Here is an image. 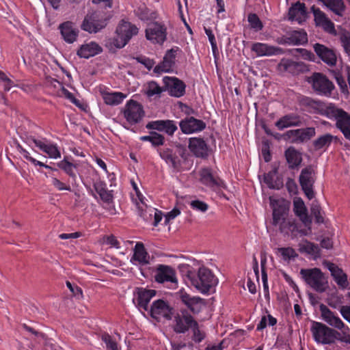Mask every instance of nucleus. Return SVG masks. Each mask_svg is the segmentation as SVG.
Wrapping results in <instances>:
<instances>
[{"mask_svg":"<svg viewBox=\"0 0 350 350\" xmlns=\"http://www.w3.org/2000/svg\"><path fill=\"white\" fill-rule=\"evenodd\" d=\"M272 208L273 225L279 228L280 231L290 235L297 231V228L293 219L288 217L290 202L280 198H269Z\"/></svg>","mask_w":350,"mask_h":350,"instance_id":"nucleus-1","label":"nucleus"},{"mask_svg":"<svg viewBox=\"0 0 350 350\" xmlns=\"http://www.w3.org/2000/svg\"><path fill=\"white\" fill-rule=\"evenodd\" d=\"M187 278L191 284L202 294L209 293L218 283L217 278L205 267L199 268L197 273L193 270L188 269Z\"/></svg>","mask_w":350,"mask_h":350,"instance_id":"nucleus-2","label":"nucleus"},{"mask_svg":"<svg viewBox=\"0 0 350 350\" xmlns=\"http://www.w3.org/2000/svg\"><path fill=\"white\" fill-rule=\"evenodd\" d=\"M300 274L306 283L319 293H323L328 288L327 279L318 268L301 269Z\"/></svg>","mask_w":350,"mask_h":350,"instance_id":"nucleus-3","label":"nucleus"},{"mask_svg":"<svg viewBox=\"0 0 350 350\" xmlns=\"http://www.w3.org/2000/svg\"><path fill=\"white\" fill-rule=\"evenodd\" d=\"M310 331L315 342L323 345H330L337 339L338 332L325 324L313 321Z\"/></svg>","mask_w":350,"mask_h":350,"instance_id":"nucleus-4","label":"nucleus"},{"mask_svg":"<svg viewBox=\"0 0 350 350\" xmlns=\"http://www.w3.org/2000/svg\"><path fill=\"white\" fill-rule=\"evenodd\" d=\"M138 33V29L131 23L122 21L116 29V35L112 44L118 49L123 48L130 39Z\"/></svg>","mask_w":350,"mask_h":350,"instance_id":"nucleus-5","label":"nucleus"},{"mask_svg":"<svg viewBox=\"0 0 350 350\" xmlns=\"http://www.w3.org/2000/svg\"><path fill=\"white\" fill-rule=\"evenodd\" d=\"M122 113L124 118L130 125L139 122L145 113L142 105L133 100H129L126 102Z\"/></svg>","mask_w":350,"mask_h":350,"instance_id":"nucleus-6","label":"nucleus"},{"mask_svg":"<svg viewBox=\"0 0 350 350\" xmlns=\"http://www.w3.org/2000/svg\"><path fill=\"white\" fill-rule=\"evenodd\" d=\"M145 32L146 39L152 44H163L167 39V28L161 23H149Z\"/></svg>","mask_w":350,"mask_h":350,"instance_id":"nucleus-7","label":"nucleus"},{"mask_svg":"<svg viewBox=\"0 0 350 350\" xmlns=\"http://www.w3.org/2000/svg\"><path fill=\"white\" fill-rule=\"evenodd\" d=\"M307 81L312 85L313 90L320 95H329L334 88L333 83L326 76L319 72H315L309 77Z\"/></svg>","mask_w":350,"mask_h":350,"instance_id":"nucleus-8","label":"nucleus"},{"mask_svg":"<svg viewBox=\"0 0 350 350\" xmlns=\"http://www.w3.org/2000/svg\"><path fill=\"white\" fill-rule=\"evenodd\" d=\"M107 25L105 19H103L98 12L88 13L81 25L83 31L90 33H95L100 31Z\"/></svg>","mask_w":350,"mask_h":350,"instance_id":"nucleus-9","label":"nucleus"},{"mask_svg":"<svg viewBox=\"0 0 350 350\" xmlns=\"http://www.w3.org/2000/svg\"><path fill=\"white\" fill-rule=\"evenodd\" d=\"M27 143L29 146L34 144L40 150L46 153L49 158L57 159L61 158V152L56 144L49 142L46 139H38L34 137H29Z\"/></svg>","mask_w":350,"mask_h":350,"instance_id":"nucleus-10","label":"nucleus"},{"mask_svg":"<svg viewBox=\"0 0 350 350\" xmlns=\"http://www.w3.org/2000/svg\"><path fill=\"white\" fill-rule=\"evenodd\" d=\"M154 279L158 283H169L172 288H175L178 286L176 271L168 265H159L155 271Z\"/></svg>","mask_w":350,"mask_h":350,"instance_id":"nucleus-11","label":"nucleus"},{"mask_svg":"<svg viewBox=\"0 0 350 350\" xmlns=\"http://www.w3.org/2000/svg\"><path fill=\"white\" fill-rule=\"evenodd\" d=\"M311 12L314 16V21L316 27L321 28L327 33L334 36L336 35L337 31L335 29L334 23L324 12L314 6L311 8Z\"/></svg>","mask_w":350,"mask_h":350,"instance_id":"nucleus-12","label":"nucleus"},{"mask_svg":"<svg viewBox=\"0 0 350 350\" xmlns=\"http://www.w3.org/2000/svg\"><path fill=\"white\" fill-rule=\"evenodd\" d=\"M314 172L310 167L301 170L299 176V183L307 198L310 200L314 197L313 184L314 183Z\"/></svg>","mask_w":350,"mask_h":350,"instance_id":"nucleus-13","label":"nucleus"},{"mask_svg":"<svg viewBox=\"0 0 350 350\" xmlns=\"http://www.w3.org/2000/svg\"><path fill=\"white\" fill-rule=\"evenodd\" d=\"M165 90L169 94L176 98L183 96L185 93L186 85L179 79L174 77H164L163 78Z\"/></svg>","mask_w":350,"mask_h":350,"instance_id":"nucleus-14","label":"nucleus"},{"mask_svg":"<svg viewBox=\"0 0 350 350\" xmlns=\"http://www.w3.org/2000/svg\"><path fill=\"white\" fill-rule=\"evenodd\" d=\"M176 296L193 313H199L204 306L203 299L190 296L184 288L179 290Z\"/></svg>","mask_w":350,"mask_h":350,"instance_id":"nucleus-15","label":"nucleus"},{"mask_svg":"<svg viewBox=\"0 0 350 350\" xmlns=\"http://www.w3.org/2000/svg\"><path fill=\"white\" fill-rule=\"evenodd\" d=\"M150 314L153 319L161 321L162 319H171L172 313V309L165 301L158 299L151 306Z\"/></svg>","mask_w":350,"mask_h":350,"instance_id":"nucleus-16","label":"nucleus"},{"mask_svg":"<svg viewBox=\"0 0 350 350\" xmlns=\"http://www.w3.org/2000/svg\"><path fill=\"white\" fill-rule=\"evenodd\" d=\"M156 291L144 288H137L134 293V301L139 310L148 311V304L152 298L156 295Z\"/></svg>","mask_w":350,"mask_h":350,"instance_id":"nucleus-17","label":"nucleus"},{"mask_svg":"<svg viewBox=\"0 0 350 350\" xmlns=\"http://www.w3.org/2000/svg\"><path fill=\"white\" fill-rule=\"evenodd\" d=\"M159 155L165 163L171 167L174 171L180 172L187 168L183 166V163L186 162V159L181 156L179 158L178 156L172 153L170 149H165L159 152Z\"/></svg>","mask_w":350,"mask_h":350,"instance_id":"nucleus-18","label":"nucleus"},{"mask_svg":"<svg viewBox=\"0 0 350 350\" xmlns=\"http://www.w3.org/2000/svg\"><path fill=\"white\" fill-rule=\"evenodd\" d=\"M174 330L176 333H185L193 325H196V321L189 314L187 311L183 310L181 314H177L174 318Z\"/></svg>","mask_w":350,"mask_h":350,"instance_id":"nucleus-19","label":"nucleus"},{"mask_svg":"<svg viewBox=\"0 0 350 350\" xmlns=\"http://www.w3.org/2000/svg\"><path fill=\"white\" fill-rule=\"evenodd\" d=\"M179 126L183 133L189 135L202 131L206 128V124L202 120L189 117L182 120Z\"/></svg>","mask_w":350,"mask_h":350,"instance_id":"nucleus-20","label":"nucleus"},{"mask_svg":"<svg viewBox=\"0 0 350 350\" xmlns=\"http://www.w3.org/2000/svg\"><path fill=\"white\" fill-rule=\"evenodd\" d=\"M178 51V47H174L167 51L163 62L154 67V72L161 73L171 72L175 64L176 55Z\"/></svg>","mask_w":350,"mask_h":350,"instance_id":"nucleus-21","label":"nucleus"},{"mask_svg":"<svg viewBox=\"0 0 350 350\" xmlns=\"http://www.w3.org/2000/svg\"><path fill=\"white\" fill-rule=\"evenodd\" d=\"M313 48L319 57L327 65L334 66L336 64L337 56L334 50L319 43L314 44Z\"/></svg>","mask_w":350,"mask_h":350,"instance_id":"nucleus-22","label":"nucleus"},{"mask_svg":"<svg viewBox=\"0 0 350 350\" xmlns=\"http://www.w3.org/2000/svg\"><path fill=\"white\" fill-rule=\"evenodd\" d=\"M58 29L62 38L66 42L72 44L77 40L79 29L73 23L70 21L64 22L59 25Z\"/></svg>","mask_w":350,"mask_h":350,"instance_id":"nucleus-23","label":"nucleus"},{"mask_svg":"<svg viewBox=\"0 0 350 350\" xmlns=\"http://www.w3.org/2000/svg\"><path fill=\"white\" fill-rule=\"evenodd\" d=\"M146 128L165 132L166 134L171 136L173 135L178 129L176 122L170 120L150 122L146 124Z\"/></svg>","mask_w":350,"mask_h":350,"instance_id":"nucleus-24","label":"nucleus"},{"mask_svg":"<svg viewBox=\"0 0 350 350\" xmlns=\"http://www.w3.org/2000/svg\"><path fill=\"white\" fill-rule=\"evenodd\" d=\"M251 49L258 57L272 56L284 53V50L282 48L262 42L254 43Z\"/></svg>","mask_w":350,"mask_h":350,"instance_id":"nucleus-25","label":"nucleus"},{"mask_svg":"<svg viewBox=\"0 0 350 350\" xmlns=\"http://www.w3.org/2000/svg\"><path fill=\"white\" fill-rule=\"evenodd\" d=\"M322 319L329 326L336 329H342L345 325L340 318L326 306L321 304L319 307Z\"/></svg>","mask_w":350,"mask_h":350,"instance_id":"nucleus-26","label":"nucleus"},{"mask_svg":"<svg viewBox=\"0 0 350 350\" xmlns=\"http://www.w3.org/2000/svg\"><path fill=\"white\" fill-rule=\"evenodd\" d=\"M317 109L320 114L327 117L328 118H334L336 122L340 118V116L345 112L342 109L337 108L334 104L317 103Z\"/></svg>","mask_w":350,"mask_h":350,"instance_id":"nucleus-27","label":"nucleus"},{"mask_svg":"<svg viewBox=\"0 0 350 350\" xmlns=\"http://www.w3.org/2000/svg\"><path fill=\"white\" fill-rule=\"evenodd\" d=\"M200 175V182L208 187L215 189L217 187H225L224 182L220 178L215 177L212 174L211 170L208 168H204L201 170Z\"/></svg>","mask_w":350,"mask_h":350,"instance_id":"nucleus-28","label":"nucleus"},{"mask_svg":"<svg viewBox=\"0 0 350 350\" xmlns=\"http://www.w3.org/2000/svg\"><path fill=\"white\" fill-rule=\"evenodd\" d=\"M327 267L340 288L342 289L348 288L349 282L347 280V275L344 273L342 269L332 262H328L327 264Z\"/></svg>","mask_w":350,"mask_h":350,"instance_id":"nucleus-29","label":"nucleus"},{"mask_svg":"<svg viewBox=\"0 0 350 350\" xmlns=\"http://www.w3.org/2000/svg\"><path fill=\"white\" fill-rule=\"evenodd\" d=\"M189 148L197 157H206L208 154V147L202 138L191 137L189 139Z\"/></svg>","mask_w":350,"mask_h":350,"instance_id":"nucleus-30","label":"nucleus"},{"mask_svg":"<svg viewBox=\"0 0 350 350\" xmlns=\"http://www.w3.org/2000/svg\"><path fill=\"white\" fill-rule=\"evenodd\" d=\"M102 52V47L95 42H90L82 44L77 54L81 58L88 59Z\"/></svg>","mask_w":350,"mask_h":350,"instance_id":"nucleus-31","label":"nucleus"},{"mask_svg":"<svg viewBox=\"0 0 350 350\" xmlns=\"http://www.w3.org/2000/svg\"><path fill=\"white\" fill-rule=\"evenodd\" d=\"M306 10L304 3L297 2L288 11V18L292 21H296L301 23L306 18Z\"/></svg>","mask_w":350,"mask_h":350,"instance_id":"nucleus-32","label":"nucleus"},{"mask_svg":"<svg viewBox=\"0 0 350 350\" xmlns=\"http://www.w3.org/2000/svg\"><path fill=\"white\" fill-rule=\"evenodd\" d=\"M149 255L146 252L143 243H137L135 246L133 256L131 258L133 264L144 265L149 262Z\"/></svg>","mask_w":350,"mask_h":350,"instance_id":"nucleus-33","label":"nucleus"},{"mask_svg":"<svg viewBox=\"0 0 350 350\" xmlns=\"http://www.w3.org/2000/svg\"><path fill=\"white\" fill-rule=\"evenodd\" d=\"M293 211L295 214L299 217L300 220L306 226H308L311 224V219L308 215L307 208L301 198L294 200Z\"/></svg>","mask_w":350,"mask_h":350,"instance_id":"nucleus-34","label":"nucleus"},{"mask_svg":"<svg viewBox=\"0 0 350 350\" xmlns=\"http://www.w3.org/2000/svg\"><path fill=\"white\" fill-rule=\"evenodd\" d=\"M338 17H343L346 6L343 0H319Z\"/></svg>","mask_w":350,"mask_h":350,"instance_id":"nucleus-35","label":"nucleus"},{"mask_svg":"<svg viewBox=\"0 0 350 350\" xmlns=\"http://www.w3.org/2000/svg\"><path fill=\"white\" fill-rule=\"evenodd\" d=\"M301 124L300 117L295 114H288L280 118L275 124L280 131L291 126H297Z\"/></svg>","mask_w":350,"mask_h":350,"instance_id":"nucleus-36","label":"nucleus"},{"mask_svg":"<svg viewBox=\"0 0 350 350\" xmlns=\"http://www.w3.org/2000/svg\"><path fill=\"white\" fill-rule=\"evenodd\" d=\"M138 208L141 211L140 215L146 220H148L150 217L154 215V226H157L162 219V213L161 211L157 209L148 206L145 203L144 205H140L137 203Z\"/></svg>","mask_w":350,"mask_h":350,"instance_id":"nucleus-37","label":"nucleus"},{"mask_svg":"<svg viewBox=\"0 0 350 350\" xmlns=\"http://www.w3.org/2000/svg\"><path fill=\"white\" fill-rule=\"evenodd\" d=\"M299 251L301 254H306L317 258L320 256V249L317 245L308 241L306 239L302 240L298 244Z\"/></svg>","mask_w":350,"mask_h":350,"instance_id":"nucleus-38","label":"nucleus"},{"mask_svg":"<svg viewBox=\"0 0 350 350\" xmlns=\"http://www.w3.org/2000/svg\"><path fill=\"white\" fill-rule=\"evenodd\" d=\"M102 98L106 105H118L122 103L127 95L120 92H102Z\"/></svg>","mask_w":350,"mask_h":350,"instance_id":"nucleus-39","label":"nucleus"},{"mask_svg":"<svg viewBox=\"0 0 350 350\" xmlns=\"http://www.w3.org/2000/svg\"><path fill=\"white\" fill-rule=\"evenodd\" d=\"M51 84L53 85L55 88L57 89V94L59 96L61 97H65L66 98L68 99L71 103L75 104L77 106H79L80 102L79 100H77L74 94L71 92H70L68 90H66L63 85L59 82L58 81L55 79H52L51 81Z\"/></svg>","mask_w":350,"mask_h":350,"instance_id":"nucleus-40","label":"nucleus"},{"mask_svg":"<svg viewBox=\"0 0 350 350\" xmlns=\"http://www.w3.org/2000/svg\"><path fill=\"white\" fill-rule=\"evenodd\" d=\"M302 65L298 62L288 59H282L278 64V68L280 72H286L291 74H296L301 68Z\"/></svg>","mask_w":350,"mask_h":350,"instance_id":"nucleus-41","label":"nucleus"},{"mask_svg":"<svg viewBox=\"0 0 350 350\" xmlns=\"http://www.w3.org/2000/svg\"><path fill=\"white\" fill-rule=\"evenodd\" d=\"M285 156L291 168L298 166L302 161L301 153L294 148H288L285 152Z\"/></svg>","mask_w":350,"mask_h":350,"instance_id":"nucleus-42","label":"nucleus"},{"mask_svg":"<svg viewBox=\"0 0 350 350\" xmlns=\"http://www.w3.org/2000/svg\"><path fill=\"white\" fill-rule=\"evenodd\" d=\"M337 127L341 131L346 139L350 140V116L345 112L336 122Z\"/></svg>","mask_w":350,"mask_h":350,"instance_id":"nucleus-43","label":"nucleus"},{"mask_svg":"<svg viewBox=\"0 0 350 350\" xmlns=\"http://www.w3.org/2000/svg\"><path fill=\"white\" fill-rule=\"evenodd\" d=\"M276 254L280 256L284 261L287 262L295 260L298 256L295 250L290 247L278 248Z\"/></svg>","mask_w":350,"mask_h":350,"instance_id":"nucleus-44","label":"nucleus"},{"mask_svg":"<svg viewBox=\"0 0 350 350\" xmlns=\"http://www.w3.org/2000/svg\"><path fill=\"white\" fill-rule=\"evenodd\" d=\"M59 168L62 170L66 174H68L72 180L75 182L77 176L74 172V170L77 168V166L72 163L68 161L66 159L60 161L57 163Z\"/></svg>","mask_w":350,"mask_h":350,"instance_id":"nucleus-45","label":"nucleus"},{"mask_svg":"<svg viewBox=\"0 0 350 350\" xmlns=\"http://www.w3.org/2000/svg\"><path fill=\"white\" fill-rule=\"evenodd\" d=\"M291 45H299L308 42L307 33L303 31H295L288 37Z\"/></svg>","mask_w":350,"mask_h":350,"instance_id":"nucleus-46","label":"nucleus"},{"mask_svg":"<svg viewBox=\"0 0 350 350\" xmlns=\"http://www.w3.org/2000/svg\"><path fill=\"white\" fill-rule=\"evenodd\" d=\"M140 140L149 142L153 146H162L164 144V137L156 132H151L149 135L140 137Z\"/></svg>","mask_w":350,"mask_h":350,"instance_id":"nucleus-47","label":"nucleus"},{"mask_svg":"<svg viewBox=\"0 0 350 350\" xmlns=\"http://www.w3.org/2000/svg\"><path fill=\"white\" fill-rule=\"evenodd\" d=\"M334 139V137L331 134L323 135L314 142V146L317 150L327 147L331 144Z\"/></svg>","mask_w":350,"mask_h":350,"instance_id":"nucleus-48","label":"nucleus"},{"mask_svg":"<svg viewBox=\"0 0 350 350\" xmlns=\"http://www.w3.org/2000/svg\"><path fill=\"white\" fill-rule=\"evenodd\" d=\"M101 340L105 343L107 350H120L117 342L108 334H103Z\"/></svg>","mask_w":350,"mask_h":350,"instance_id":"nucleus-49","label":"nucleus"},{"mask_svg":"<svg viewBox=\"0 0 350 350\" xmlns=\"http://www.w3.org/2000/svg\"><path fill=\"white\" fill-rule=\"evenodd\" d=\"M247 21L251 28L255 31H259L263 27L262 22L256 14H250L247 16Z\"/></svg>","mask_w":350,"mask_h":350,"instance_id":"nucleus-50","label":"nucleus"},{"mask_svg":"<svg viewBox=\"0 0 350 350\" xmlns=\"http://www.w3.org/2000/svg\"><path fill=\"white\" fill-rule=\"evenodd\" d=\"M299 135V141L303 142L309 140L315 135V129L313 127H308L305 129H298Z\"/></svg>","mask_w":350,"mask_h":350,"instance_id":"nucleus-51","label":"nucleus"},{"mask_svg":"<svg viewBox=\"0 0 350 350\" xmlns=\"http://www.w3.org/2000/svg\"><path fill=\"white\" fill-rule=\"evenodd\" d=\"M191 329L193 332V336H192L193 340L196 342H202L204 340V338H205V333L203 330H202L200 329L197 321L196 322V325H193L191 327Z\"/></svg>","mask_w":350,"mask_h":350,"instance_id":"nucleus-52","label":"nucleus"},{"mask_svg":"<svg viewBox=\"0 0 350 350\" xmlns=\"http://www.w3.org/2000/svg\"><path fill=\"white\" fill-rule=\"evenodd\" d=\"M284 140L290 141L293 143L300 142L298 129L289 130L282 135Z\"/></svg>","mask_w":350,"mask_h":350,"instance_id":"nucleus-53","label":"nucleus"},{"mask_svg":"<svg viewBox=\"0 0 350 350\" xmlns=\"http://www.w3.org/2000/svg\"><path fill=\"white\" fill-rule=\"evenodd\" d=\"M163 92L162 88L154 81L148 83L146 94L148 96L160 94Z\"/></svg>","mask_w":350,"mask_h":350,"instance_id":"nucleus-54","label":"nucleus"},{"mask_svg":"<svg viewBox=\"0 0 350 350\" xmlns=\"http://www.w3.org/2000/svg\"><path fill=\"white\" fill-rule=\"evenodd\" d=\"M341 331V334L338 332L337 335L338 340L340 342H345L346 344H350V334H349V328L346 325H344L342 329H338Z\"/></svg>","mask_w":350,"mask_h":350,"instance_id":"nucleus-55","label":"nucleus"},{"mask_svg":"<svg viewBox=\"0 0 350 350\" xmlns=\"http://www.w3.org/2000/svg\"><path fill=\"white\" fill-rule=\"evenodd\" d=\"M311 213L315 217L316 222L323 223L324 219L321 213V209L319 204H312L311 207Z\"/></svg>","mask_w":350,"mask_h":350,"instance_id":"nucleus-56","label":"nucleus"},{"mask_svg":"<svg viewBox=\"0 0 350 350\" xmlns=\"http://www.w3.org/2000/svg\"><path fill=\"white\" fill-rule=\"evenodd\" d=\"M0 81L3 83L4 92H8L12 87L15 86L13 81H12L4 72H3L0 76Z\"/></svg>","mask_w":350,"mask_h":350,"instance_id":"nucleus-57","label":"nucleus"},{"mask_svg":"<svg viewBox=\"0 0 350 350\" xmlns=\"http://www.w3.org/2000/svg\"><path fill=\"white\" fill-rule=\"evenodd\" d=\"M52 185L59 191H71V187L55 177H51Z\"/></svg>","mask_w":350,"mask_h":350,"instance_id":"nucleus-58","label":"nucleus"},{"mask_svg":"<svg viewBox=\"0 0 350 350\" xmlns=\"http://www.w3.org/2000/svg\"><path fill=\"white\" fill-rule=\"evenodd\" d=\"M191 207L196 210L202 213L206 212L208 208V205L200 200H193L190 202Z\"/></svg>","mask_w":350,"mask_h":350,"instance_id":"nucleus-59","label":"nucleus"},{"mask_svg":"<svg viewBox=\"0 0 350 350\" xmlns=\"http://www.w3.org/2000/svg\"><path fill=\"white\" fill-rule=\"evenodd\" d=\"M340 40L345 51L350 55V33H344L340 36Z\"/></svg>","mask_w":350,"mask_h":350,"instance_id":"nucleus-60","label":"nucleus"},{"mask_svg":"<svg viewBox=\"0 0 350 350\" xmlns=\"http://www.w3.org/2000/svg\"><path fill=\"white\" fill-rule=\"evenodd\" d=\"M274 176H275L274 174L271 173V172L265 174L264 175L263 182L270 189L275 188Z\"/></svg>","mask_w":350,"mask_h":350,"instance_id":"nucleus-61","label":"nucleus"},{"mask_svg":"<svg viewBox=\"0 0 350 350\" xmlns=\"http://www.w3.org/2000/svg\"><path fill=\"white\" fill-rule=\"evenodd\" d=\"M180 214V211L177 208H174L171 211L168 212L165 216V223L167 224L173 220Z\"/></svg>","mask_w":350,"mask_h":350,"instance_id":"nucleus-62","label":"nucleus"},{"mask_svg":"<svg viewBox=\"0 0 350 350\" xmlns=\"http://www.w3.org/2000/svg\"><path fill=\"white\" fill-rule=\"evenodd\" d=\"M204 31L208 38V40L211 44L213 50H215L217 49V43L212 30L210 28L204 27Z\"/></svg>","mask_w":350,"mask_h":350,"instance_id":"nucleus-63","label":"nucleus"},{"mask_svg":"<svg viewBox=\"0 0 350 350\" xmlns=\"http://www.w3.org/2000/svg\"><path fill=\"white\" fill-rule=\"evenodd\" d=\"M340 312L342 317L349 323H350V306H342L340 309Z\"/></svg>","mask_w":350,"mask_h":350,"instance_id":"nucleus-64","label":"nucleus"}]
</instances>
